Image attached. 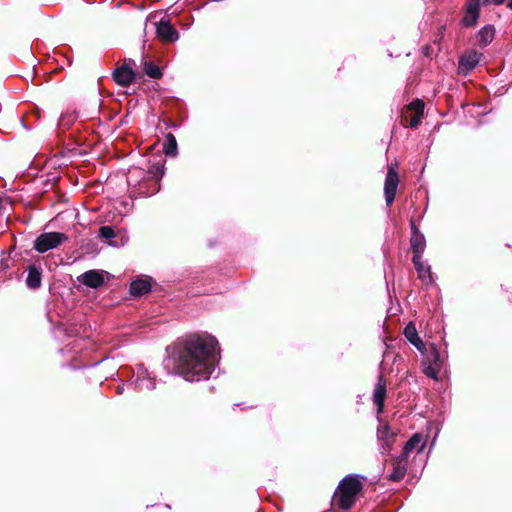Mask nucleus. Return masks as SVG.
<instances>
[{
	"instance_id": "obj_1",
	"label": "nucleus",
	"mask_w": 512,
	"mask_h": 512,
	"mask_svg": "<svg viewBox=\"0 0 512 512\" xmlns=\"http://www.w3.org/2000/svg\"><path fill=\"white\" fill-rule=\"evenodd\" d=\"M217 346V340L208 334L188 336L178 347V373L190 382L208 379L214 370Z\"/></svg>"
},
{
	"instance_id": "obj_2",
	"label": "nucleus",
	"mask_w": 512,
	"mask_h": 512,
	"mask_svg": "<svg viewBox=\"0 0 512 512\" xmlns=\"http://www.w3.org/2000/svg\"><path fill=\"white\" fill-rule=\"evenodd\" d=\"M362 489V483L357 476H347L340 482L334 496V503L343 510L350 509Z\"/></svg>"
},
{
	"instance_id": "obj_3",
	"label": "nucleus",
	"mask_w": 512,
	"mask_h": 512,
	"mask_svg": "<svg viewBox=\"0 0 512 512\" xmlns=\"http://www.w3.org/2000/svg\"><path fill=\"white\" fill-rule=\"evenodd\" d=\"M424 358L422 360V371L423 373L434 380H438V374L442 369L443 361L440 357L439 351L431 346V349L424 352Z\"/></svg>"
},
{
	"instance_id": "obj_4",
	"label": "nucleus",
	"mask_w": 512,
	"mask_h": 512,
	"mask_svg": "<svg viewBox=\"0 0 512 512\" xmlns=\"http://www.w3.org/2000/svg\"><path fill=\"white\" fill-rule=\"evenodd\" d=\"M68 237L60 232H47L38 236L34 243V248L39 253H45L51 249H55L63 242L67 241Z\"/></svg>"
},
{
	"instance_id": "obj_5",
	"label": "nucleus",
	"mask_w": 512,
	"mask_h": 512,
	"mask_svg": "<svg viewBox=\"0 0 512 512\" xmlns=\"http://www.w3.org/2000/svg\"><path fill=\"white\" fill-rule=\"evenodd\" d=\"M399 183V177L397 171L393 166H390L386 175L384 184V196L386 205L389 207L393 203L396 195V190Z\"/></svg>"
},
{
	"instance_id": "obj_6",
	"label": "nucleus",
	"mask_w": 512,
	"mask_h": 512,
	"mask_svg": "<svg viewBox=\"0 0 512 512\" xmlns=\"http://www.w3.org/2000/svg\"><path fill=\"white\" fill-rule=\"evenodd\" d=\"M157 36L164 42H175L179 39V33L167 18H162L156 27Z\"/></svg>"
},
{
	"instance_id": "obj_7",
	"label": "nucleus",
	"mask_w": 512,
	"mask_h": 512,
	"mask_svg": "<svg viewBox=\"0 0 512 512\" xmlns=\"http://www.w3.org/2000/svg\"><path fill=\"white\" fill-rule=\"evenodd\" d=\"M107 273L102 270H89L78 276V281L90 288H99L105 282Z\"/></svg>"
},
{
	"instance_id": "obj_8",
	"label": "nucleus",
	"mask_w": 512,
	"mask_h": 512,
	"mask_svg": "<svg viewBox=\"0 0 512 512\" xmlns=\"http://www.w3.org/2000/svg\"><path fill=\"white\" fill-rule=\"evenodd\" d=\"M131 385L139 391L152 390L155 388V380L144 367L140 366L137 369L135 379L131 382Z\"/></svg>"
},
{
	"instance_id": "obj_9",
	"label": "nucleus",
	"mask_w": 512,
	"mask_h": 512,
	"mask_svg": "<svg viewBox=\"0 0 512 512\" xmlns=\"http://www.w3.org/2000/svg\"><path fill=\"white\" fill-rule=\"evenodd\" d=\"M480 56L481 55L475 50L464 53L459 59V74L467 75L471 72L478 65Z\"/></svg>"
},
{
	"instance_id": "obj_10",
	"label": "nucleus",
	"mask_w": 512,
	"mask_h": 512,
	"mask_svg": "<svg viewBox=\"0 0 512 512\" xmlns=\"http://www.w3.org/2000/svg\"><path fill=\"white\" fill-rule=\"evenodd\" d=\"M377 439L380 443L381 454H388L394 442V434L387 424L380 425L377 429Z\"/></svg>"
},
{
	"instance_id": "obj_11",
	"label": "nucleus",
	"mask_w": 512,
	"mask_h": 512,
	"mask_svg": "<svg viewBox=\"0 0 512 512\" xmlns=\"http://www.w3.org/2000/svg\"><path fill=\"white\" fill-rule=\"evenodd\" d=\"M386 397V380L382 374L379 375L377 384L373 391V402L377 406V412L382 413Z\"/></svg>"
},
{
	"instance_id": "obj_12",
	"label": "nucleus",
	"mask_w": 512,
	"mask_h": 512,
	"mask_svg": "<svg viewBox=\"0 0 512 512\" xmlns=\"http://www.w3.org/2000/svg\"><path fill=\"white\" fill-rule=\"evenodd\" d=\"M479 10L480 0H468L462 23L465 26H474L479 17Z\"/></svg>"
},
{
	"instance_id": "obj_13",
	"label": "nucleus",
	"mask_w": 512,
	"mask_h": 512,
	"mask_svg": "<svg viewBox=\"0 0 512 512\" xmlns=\"http://www.w3.org/2000/svg\"><path fill=\"white\" fill-rule=\"evenodd\" d=\"M113 78L117 84L126 87L135 78V72L125 63L114 71Z\"/></svg>"
},
{
	"instance_id": "obj_14",
	"label": "nucleus",
	"mask_w": 512,
	"mask_h": 512,
	"mask_svg": "<svg viewBox=\"0 0 512 512\" xmlns=\"http://www.w3.org/2000/svg\"><path fill=\"white\" fill-rule=\"evenodd\" d=\"M412 236H411V248L413 255L422 256L426 247L425 237L419 232L413 222H411Z\"/></svg>"
},
{
	"instance_id": "obj_15",
	"label": "nucleus",
	"mask_w": 512,
	"mask_h": 512,
	"mask_svg": "<svg viewBox=\"0 0 512 512\" xmlns=\"http://www.w3.org/2000/svg\"><path fill=\"white\" fill-rule=\"evenodd\" d=\"M407 461L408 457L406 455H401L394 459L393 461V470L389 475V479L391 481H400L404 478L407 472Z\"/></svg>"
},
{
	"instance_id": "obj_16",
	"label": "nucleus",
	"mask_w": 512,
	"mask_h": 512,
	"mask_svg": "<svg viewBox=\"0 0 512 512\" xmlns=\"http://www.w3.org/2000/svg\"><path fill=\"white\" fill-rule=\"evenodd\" d=\"M426 445V439L421 433H415L405 444L403 449V455L408 457V454L414 450L418 452L423 451Z\"/></svg>"
},
{
	"instance_id": "obj_17",
	"label": "nucleus",
	"mask_w": 512,
	"mask_h": 512,
	"mask_svg": "<svg viewBox=\"0 0 512 512\" xmlns=\"http://www.w3.org/2000/svg\"><path fill=\"white\" fill-rule=\"evenodd\" d=\"M412 261H413L415 269H416V271L418 273V277L424 283H431L432 282V275H431V272H430V266L426 265L422 261V256L413 255Z\"/></svg>"
},
{
	"instance_id": "obj_18",
	"label": "nucleus",
	"mask_w": 512,
	"mask_h": 512,
	"mask_svg": "<svg viewBox=\"0 0 512 512\" xmlns=\"http://www.w3.org/2000/svg\"><path fill=\"white\" fill-rule=\"evenodd\" d=\"M404 335L411 344H413L422 354H424L425 344L418 336L416 327L412 323H409L405 327Z\"/></svg>"
},
{
	"instance_id": "obj_19",
	"label": "nucleus",
	"mask_w": 512,
	"mask_h": 512,
	"mask_svg": "<svg viewBox=\"0 0 512 512\" xmlns=\"http://www.w3.org/2000/svg\"><path fill=\"white\" fill-rule=\"evenodd\" d=\"M151 289L150 279H137L134 280L130 285V292L134 296H142L148 293Z\"/></svg>"
},
{
	"instance_id": "obj_20",
	"label": "nucleus",
	"mask_w": 512,
	"mask_h": 512,
	"mask_svg": "<svg viewBox=\"0 0 512 512\" xmlns=\"http://www.w3.org/2000/svg\"><path fill=\"white\" fill-rule=\"evenodd\" d=\"M495 35V29L491 25L484 26L477 34L479 44L486 46L492 42Z\"/></svg>"
},
{
	"instance_id": "obj_21",
	"label": "nucleus",
	"mask_w": 512,
	"mask_h": 512,
	"mask_svg": "<svg viewBox=\"0 0 512 512\" xmlns=\"http://www.w3.org/2000/svg\"><path fill=\"white\" fill-rule=\"evenodd\" d=\"M27 286L31 289H37L41 285V273L35 267H30L26 279Z\"/></svg>"
},
{
	"instance_id": "obj_22",
	"label": "nucleus",
	"mask_w": 512,
	"mask_h": 512,
	"mask_svg": "<svg viewBox=\"0 0 512 512\" xmlns=\"http://www.w3.org/2000/svg\"><path fill=\"white\" fill-rule=\"evenodd\" d=\"M163 150L167 156H175L177 154V141L172 133L166 135Z\"/></svg>"
},
{
	"instance_id": "obj_23",
	"label": "nucleus",
	"mask_w": 512,
	"mask_h": 512,
	"mask_svg": "<svg viewBox=\"0 0 512 512\" xmlns=\"http://www.w3.org/2000/svg\"><path fill=\"white\" fill-rule=\"evenodd\" d=\"M143 71L147 76L153 79H159L162 77V71L160 67L152 61L143 62Z\"/></svg>"
},
{
	"instance_id": "obj_24",
	"label": "nucleus",
	"mask_w": 512,
	"mask_h": 512,
	"mask_svg": "<svg viewBox=\"0 0 512 512\" xmlns=\"http://www.w3.org/2000/svg\"><path fill=\"white\" fill-rule=\"evenodd\" d=\"M408 110L411 111L413 114L417 115H423L424 112V103L422 100H414L408 105Z\"/></svg>"
},
{
	"instance_id": "obj_25",
	"label": "nucleus",
	"mask_w": 512,
	"mask_h": 512,
	"mask_svg": "<svg viewBox=\"0 0 512 512\" xmlns=\"http://www.w3.org/2000/svg\"><path fill=\"white\" fill-rule=\"evenodd\" d=\"M149 174L156 179L161 178L164 174L163 166L159 163L152 165L149 169Z\"/></svg>"
},
{
	"instance_id": "obj_26",
	"label": "nucleus",
	"mask_w": 512,
	"mask_h": 512,
	"mask_svg": "<svg viewBox=\"0 0 512 512\" xmlns=\"http://www.w3.org/2000/svg\"><path fill=\"white\" fill-rule=\"evenodd\" d=\"M100 237L104 239H111L115 237V232L110 226H102L99 230Z\"/></svg>"
},
{
	"instance_id": "obj_27",
	"label": "nucleus",
	"mask_w": 512,
	"mask_h": 512,
	"mask_svg": "<svg viewBox=\"0 0 512 512\" xmlns=\"http://www.w3.org/2000/svg\"><path fill=\"white\" fill-rule=\"evenodd\" d=\"M421 118H422V115H420V114H417V115L413 114V115L411 116V119H410V122H409V126H410L411 128H415V127H417V126H418V124H419V123H420V121H421Z\"/></svg>"
},
{
	"instance_id": "obj_28",
	"label": "nucleus",
	"mask_w": 512,
	"mask_h": 512,
	"mask_svg": "<svg viewBox=\"0 0 512 512\" xmlns=\"http://www.w3.org/2000/svg\"><path fill=\"white\" fill-rule=\"evenodd\" d=\"M142 174V171L140 169H133V170H130L129 171V176H128V182L129 184L133 181V177L134 175H140Z\"/></svg>"
},
{
	"instance_id": "obj_29",
	"label": "nucleus",
	"mask_w": 512,
	"mask_h": 512,
	"mask_svg": "<svg viewBox=\"0 0 512 512\" xmlns=\"http://www.w3.org/2000/svg\"><path fill=\"white\" fill-rule=\"evenodd\" d=\"M505 0H484L485 3H492L495 5L502 4Z\"/></svg>"
},
{
	"instance_id": "obj_30",
	"label": "nucleus",
	"mask_w": 512,
	"mask_h": 512,
	"mask_svg": "<svg viewBox=\"0 0 512 512\" xmlns=\"http://www.w3.org/2000/svg\"><path fill=\"white\" fill-rule=\"evenodd\" d=\"M123 387L119 386L117 392L122 393Z\"/></svg>"
},
{
	"instance_id": "obj_31",
	"label": "nucleus",
	"mask_w": 512,
	"mask_h": 512,
	"mask_svg": "<svg viewBox=\"0 0 512 512\" xmlns=\"http://www.w3.org/2000/svg\"><path fill=\"white\" fill-rule=\"evenodd\" d=\"M508 7H509L510 9H512V0H510V1H509V3H508Z\"/></svg>"
}]
</instances>
